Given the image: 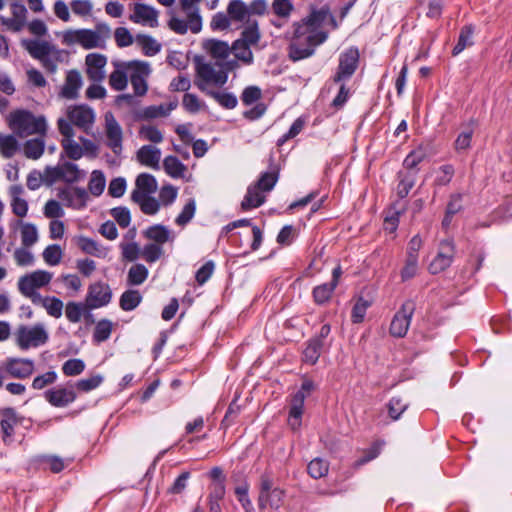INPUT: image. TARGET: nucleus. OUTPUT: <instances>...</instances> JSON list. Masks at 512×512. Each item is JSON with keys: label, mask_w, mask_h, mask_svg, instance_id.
<instances>
[{"label": "nucleus", "mask_w": 512, "mask_h": 512, "mask_svg": "<svg viewBox=\"0 0 512 512\" xmlns=\"http://www.w3.org/2000/svg\"><path fill=\"white\" fill-rule=\"evenodd\" d=\"M238 62L236 60H229L227 62L204 63L198 62L196 65V73L200 79V84L205 87V84H212L215 86H223L228 80V72L236 69ZM199 85V83L197 84Z\"/></svg>", "instance_id": "nucleus-5"}, {"label": "nucleus", "mask_w": 512, "mask_h": 512, "mask_svg": "<svg viewBox=\"0 0 512 512\" xmlns=\"http://www.w3.org/2000/svg\"><path fill=\"white\" fill-rule=\"evenodd\" d=\"M45 149L44 136H40L34 139L26 141L23 150L24 155L29 159H38L42 156Z\"/></svg>", "instance_id": "nucleus-40"}, {"label": "nucleus", "mask_w": 512, "mask_h": 512, "mask_svg": "<svg viewBox=\"0 0 512 512\" xmlns=\"http://www.w3.org/2000/svg\"><path fill=\"white\" fill-rule=\"evenodd\" d=\"M455 244L451 239L440 242L436 257L430 263L429 270L432 274L440 273L451 266L455 256Z\"/></svg>", "instance_id": "nucleus-18"}, {"label": "nucleus", "mask_w": 512, "mask_h": 512, "mask_svg": "<svg viewBox=\"0 0 512 512\" xmlns=\"http://www.w3.org/2000/svg\"><path fill=\"white\" fill-rule=\"evenodd\" d=\"M64 304L62 300L54 296H46L43 308L47 314L54 318H60L62 316Z\"/></svg>", "instance_id": "nucleus-62"}, {"label": "nucleus", "mask_w": 512, "mask_h": 512, "mask_svg": "<svg viewBox=\"0 0 512 512\" xmlns=\"http://www.w3.org/2000/svg\"><path fill=\"white\" fill-rule=\"evenodd\" d=\"M271 9L275 16L288 21L294 10V5L291 0H273Z\"/></svg>", "instance_id": "nucleus-51"}, {"label": "nucleus", "mask_w": 512, "mask_h": 512, "mask_svg": "<svg viewBox=\"0 0 512 512\" xmlns=\"http://www.w3.org/2000/svg\"><path fill=\"white\" fill-rule=\"evenodd\" d=\"M130 82L134 93L137 96H144L148 90L147 78L151 73V68L147 62L130 61L127 62Z\"/></svg>", "instance_id": "nucleus-10"}, {"label": "nucleus", "mask_w": 512, "mask_h": 512, "mask_svg": "<svg viewBox=\"0 0 512 512\" xmlns=\"http://www.w3.org/2000/svg\"><path fill=\"white\" fill-rule=\"evenodd\" d=\"M10 128L20 137L30 135L45 136L47 130L46 119L35 116L27 110H16L9 115Z\"/></svg>", "instance_id": "nucleus-3"}, {"label": "nucleus", "mask_w": 512, "mask_h": 512, "mask_svg": "<svg viewBox=\"0 0 512 512\" xmlns=\"http://www.w3.org/2000/svg\"><path fill=\"white\" fill-rule=\"evenodd\" d=\"M112 327L113 324L110 320H100L95 326V330L93 333L94 341L98 343L106 341L111 335Z\"/></svg>", "instance_id": "nucleus-59"}, {"label": "nucleus", "mask_w": 512, "mask_h": 512, "mask_svg": "<svg viewBox=\"0 0 512 512\" xmlns=\"http://www.w3.org/2000/svg\"><path fill=\"white\" fill-rule=\"evenodd\" d=\"M473 123L474 122L471 121L464 128V130L461 133H459V135L457 136V138L454 142V147L457 152L460 153V152L466 151L470 148L472 136L474 133V128L472 125Z\"/></svg>", "instance_id": "nucleus-50"}, {"label": "nucleus", "mask_w": 512, "mask_h": 512, "mask_svg": "<svg viewBox=\"0 0 512 512\" xmlns=\"http://www.w3.org/2000/svg\"><path fill=\"white\" fill-rule=\"evenodd\" d=\"M18 225L20 226L22 246L29 248L36 244L39 238L37 227L32 223L22 221H19Z\"/></svg>", "instance_id": "nucleus-39"}, {"label": "nucleus", "mask_w": 512, "mask_h": 512, "mask_svg": "<svg viewBox=\"0 0 512 512\" xmlns=\"http://www.w3.org/2000/svg\"><path fill=\"white\" fill-rule=\"evenodd\" d=\"M260 39V32L258 22L256 20H247L246 26L242 31L239 41L245 42L248 45L257 44Z\"/></svg>", "instance_id": "nucleus-46"}, {"label": "nucleus", "mask_w": 512, "mask_h": 512, "mask_svg": "<svg viewBox=\"0 0 512 512\" xmlns=\"http://www.w3.org/2000/svg\"><path fill=\"white\" fill-rule=\"evenodd\" d=\"M42 256L46 264L56 266L62 260L63 251L59 245L52 244L44 249Z\"/></svg>", "instance_id": "nucleus-57"}, {"label": "nucleus", "mask_w": 512, "mask_h": 512, "mask_svg": "<svg viewBox=\"0 0 512 512\" xmlns=\"http://www.w3.org/2000/svg\"><path fill=\"white\" fill-rule=\"evenodd\" d=\"M57 196L65 206L73 209L84 208L89 198L88 192L84 188L73 186L58 189Z\"/></svg>", "instance_id": "nucleus-21"}, {"label": "nucleus", "mask_w": 512, "mask_h": 512, "mask_svg": "<svg viewBox=\"0 0 512 512\" xmlns=\"http://www.w3.org/2000/svg\"><path fill=\"white\" fill-rule=\"evenodd\" d=\"M415 311V303L406 301L400 310L394 315L390 324V334L394 337H404L410 326L411 318Z\"/></svg>", "instance_id": "nucleus-14"}, {"label": "nucleus", "mask_w": 512, "mask_h": 512, "mask_svg": "<svg viewBox=\"0 0 512 512\" xmlns=\"http://www.w3.org/2000/svg\"><path fill=\"white\" fill-rule=\"evenodd\" d=\"M105 144L111 151L119 156L123 150V130L121 125L110 112L105 114Z\"/></svg>", "instance_id": "nucleus-12"}, {"label": "nucleus", "mask_w": 512, "mask_h": 512, "mask_svg": "<svg viewBox=\"0 0 512 512\" xmlns=\"http://www.w3.org/2000/svg\"><path fill=\"white\" fill-rule=\"evenodd\" d=\"M73 458L63 459L57 455H36L33 458V462L39 465H45L52 473H60L63 471L70 463L73 462Z\"/></svg>", "instance_id": "nucleus-29"}, {"label": "nucleus", "mask_w": 512, "mask_h": 512, "mask_svg": "<svg viewBox=\"0 0 512 512\" xmlns=\"http://www.w3.org/2000/svg\"><path fill=\"white\" fill-rule=\"evenodd\" d=\"M85 177V172L72 162L59 163L56 166H48L43 173V182L52 185L57 181L75 183Z\"/></svg>", "instance_id": "nucleus-7"}, {"label": "nucleus", "mask_w": 512, "mask_h": 512, "mask_svg": "<svg viewBox=\"0 0 512 512\" xmlns=\"http://www.w3.org/2000/svg\"><path fill=\"white\" fill-rule=\"evenodd\" d=\"M19 150V143L13 135L0 134V153L6 158H12Z\"/></svg>", "instance_id": "nucleus-48"}, {"label": "nucleus", "mask_w": 512, "mask_h": 512, "mask_svg": "<svg viewBox=\"0 0 512 512\" xmlns=\"http://www.w3.org/2000/svg\"><path fill=\"white\" fill-rule=\"evenodd\" d=\"M315 388L314 382L309 379L302 382L301 388L292 397L289 416H301L303 414L304 400L311 395Z\"/></svg>", "instance_id": "nucleus-26"}, {"label": "nucleus", "mask_w": 512, "mask_h": 512, "mask_svg": "<svg viewBox=\"0 0 512 512\" xmlns=\"http://www.w3.org/2000/svg\"><path fill=\"white\" fill-rule=\"evenodd\" d=\"M82 87V76L78 70H69L66 74L64 84L62 85L59 96L64 99L73 100L79 95Z\"/></svg>", "instance_id": "nucleus-25"}, {"label": "nucleus", "mask_w": 512, "mask_h": 512, "mask_svg": "<svg viewBox=\"0 0 512 512\" xmlns=\"http://www.w3.org/2000/svg\"><path fill=\"white\" fill-rule=\"evenodd\" d=\"M322 348L323 342L320 338L311 339L303 352V360L306 363L314 365L321 355Z\"/></svg>", "instance_id": "nucleus-44"}, {"label": "nucleus", "mask_w": 512, "mask_h": 512, "mask_svg": "<svg viewBox=\"0 0 512 512\" xmlns=\"http://www.w3.org/2000/svg\"><path fill=\"white\" fill-rule=\"evenodd\" d=\"M10 7L12 17L6 18L0 16V25L5 26L8 30L13 32H20L26 25L27 9L19 2H13Z\"/></svg>", "instance_id": "nucleus-23"}, {"label": "nucleus", "mask_w": 512, "mask_h": 512, "mask_svg": "<svg viewBox=\"0 0 512 512\" xmlns=\"http://www.w3.org/2000/svg\"><path fill=\"white\" fill-rule=\"evenodd\" d=\"M2 369L11 377L25 379L34 373L35 363L32 359L11 357L3 362Z\"/></svg>", "instance_id": "nucleus-20"}, {"label": "nucleus", "mask_w": 512, "mask_h": 512, "mask_svg": "<svg viewBox=\"0 0 512 512\" xmlns=\"http://www.w3.org/2000/svg\"><path fill=\"white\" fill-rule=\"evenodd\" d=\"M129 7L133 11V13L129 15V20L133 23L150 28L159 26V12L154 7L144 3H133L130 4Z\"/></svg>", "instance_id": "nucleus-17"}, {"label": "nucleus", "mask_w": 512, "mask_h": 512, "mask_svg": "<svg viewBox=\"0 0 512 512\" xmlns=\"http://www.w3.org/2000/svg\"><path fill=\"white\" fill-rule=\"evenodd\" d=\"M103 380L104 377L101 374H94L76 381L73 385L75 390L87 393L98 388L102 384Z\"/></svg>", "instance_id": "nucleus-49"}, {"label": "nucleus", "mask_w": 512, "mask_h": 512, "mask_svg": "<svg viewBox=\"0 0 512 512\" xmlns=\"http://www.w3.org/2000/svg\"><path fill=\"white\" fill-rule=\"evenodd\" d=\"M264 191H261L255 184L247 189V193L241 202V208L245 211L257 208L265 202Z\"/></svg>", "instance_id": "nucleus-35"}, {"label": "nucleus", "mask_w": 512, "mask_h": 512, "mask_svg": "<svg viewBox=\"0 0 512 512\" xmlns=\"http://www.w3.org/2000/svg\"><path fill=\"white\" fill-rule=\"evenodd\" d=\"M85 367L83 360L78 358L69 359L62 365V372L66 376H78L85 370Z\"/></svg>", "instance_id": "nucleus-64"}, {"label": "nucleus", "mask_w": 512, "mask_h": 512, "mask_svg": "<svg viewBox=\"0 0 512 512\" xmlns=\"http://www.w3.org/2000/svg\"><path fill=\"white\" fill-rule=\"evenodd\" d=\"M195 212L196 202L194 199L191 198L187 201L180 214L176 217L175 223L181 227L186 226L194 217Z\"/></svg>", "instance_id": "nucleus-58"}, {"label": "nucleus", "mask_w": 512, "mask_h": 512, "mask_svg": "<svg viewBox=\"0 0 512 512\" xmlns=\"http://www.w3.org/2000/svg\"><path fill=\"white\" fill-rule=\"evenodd\" d=\"M383 445H384L383 441L374 442L368 449H365L363 451V455L355 461L354 466L360 467V466L372 461L373 459L377 458L378 455L380 454V451H381Z\"/></svg>", "instance_id": "nucleus-55"}, {"label": "nucleus", "mask_w": 512, "mask_h": 512, "mask_svg": "<svg viewBox=\"0 0 512 512\" xmlns=\"http://www.w3.org/2000/svg\"><path fill=\"white\" fill-rule=\"evenodd\" d=\"M127 63H115V70L110 74L109 84L116 91H122L128 83V66Z\"/></svg>", "instance_id": "nucleus-34"}, {"label": "nucleus", "mask_w": 512, "mask_h": 512, "mask_svg": "<svg viewBox=\"0 0 512 512\" xmlns=\"http://www.w3.org/2000/svg\"><path fill=\"white\" fill-rule=\"evenodd\" d=\"M335 285H331L330 283H325L319 286H316L313 289V298L314 301L317 304H324L326 303L330 298L335 290Z\"/></svg>", "instance_id": "nucleus-63"}, {"label": "nucleus", "mask_w": 512, "mask_h": 512, "mask_svg": "<svg viewBox=\"0 0 512 512\" xmlns=\"http://www.w3.org/2000/svg\"><path fill=\"white\" fill-rule=\"evenodd\" d=\"M23 45L29 54L39 60L50 73H55L58 64L63 62L65 51L56 48L47 41L27 40L23 42Z\"/></svg>", "instance_id": "nucleus-4"}, {"label": "nucleus", "mask_w": 512, "mask_h": 512, "mask_svg": "<svg viewBox=\"0 0 512 512\" xmlns=\"http://www.w3.org/2000/svg\"><path fill=\"white\" fill-rule=\"evenodd\" d=\"M359 51L350 47L339 56V65L333 77L335 83H341L350 79L358 68Z\"/></svg>", "instance_id": "nucleus-11"}, {"label": "nucleus", "mask_w": 512, "mask_h": 512, "mask_svg": "<svg viewBox=\"0 0 512 512\" xmlns=\"http://www.w3.org/2000/svg\"><path fill=\"white\" fill-rule=\"evenodd\" d=\"M136 43L146 56H154L161 50V44L153 37L146 34H138Z\"/></svg>", "instance_id": "nucleus-41"}, {"label": "nucleus", "mask_w": 512, "mask_h": 512, "mask_svg": "<svg viewBox=\"0 0 512 512\" xmlns=\"http://www.w3.org/2000/svg\"><path fill=\"white\" fill-rule=\"evenodd\" d=\"M431 155V148L429 145H419L416 149L411 151L403 161V166L407 171H416L418 164L423 162Z\"/></svg>", "instance_id": "nucleus-31"}, {"label": "nucleus", "mask_w": 512, "mask_h": 512, "mask_svg": "<svg viewBox=\"0 0 512 512\" xmlns=\"http://www.w3.org/2000/svg\"><path fill=\"white\" fill-rule=\"evenodd\" d=\"M231 51L233 52L235 59L240 60L245 64H250L253 61V54L250 49V45L245 44L243 41L236 40L231 47Z\"/></svg>", "instance_id": "nucleus-52"}, {"label": "nucleus", "mask_w": 512, "mask_h": 512, "mask_svg": "<svg viewBox=\"0 0 512 512\" xmlns=\"http://www.w3.org/2000/svg\"><path fill=\"white\" fill-rule=\"evenodd\" d=\"M71 125H75L87 132L95 121L94 111L85 105L69 107L67 110V119Z\"/></svg>", "instance_id": "nucleus-22"}, {"label": "nucleus", "mask_w": 512, "mask_h": 512, "mask_svg": "<svg viewBox=\"0 0 512 512\" xmlns=\"http://www.w3.org/2000/svg\"><path fill=\"white\" fill-rule=\"evenodd\" d=\"M292 28L287 52L289 59L297 62L312 57L317 47L327 41L330 30L338 28V22L328 6L312 7L307 16L292 24Z\"/></svg>", "instance_id": "nucleus-1"}, {"label": "nucleus", "mask_w": 512, "mask_h": 512, "mask_svg": "<svg viewBox=\"0 0 512 512\" xmlns=\"http://www.w3.org/2000/svg\"><path fill=\"white\" fill-rule=\"evenodd\" d=\"M53 274L46 270H35L21 276L17 282L19 291L36 290L46 287L50 284Z\"/></svg>", "instance_id": "nucleus-19"}, {"label": "nucleus", "mask_w": 512, "mask_h": 512, "mask_svg": "<svg viewBox=\"0 0 512 512\" xmlns=\"http://www.w3.org/2000/svg\"><path fill=\"white\" fill-rule=\"evenodd\" d=\"M48 339L49 334L42 323L32 326L20 325L15 332V341L21 350L42 346Z\"/></svg>", "instance_id": "nucleus-6"}, {"label": "nucleus", "mask_w": 512, "mask_h": 512, "mask_svg": "<svg viewBox=\"0 0 512 512\" xmlns=\"http://www.w3.org/2000/svg\"><path fill=\"white\" fill-rule=\"evenodd\" d=\"M111 28L107 23H97L94 29H69L63 32V43L79 45L86 50L105 48L106 41L111 37Z\"/></svg>", "instance_id": "nucleus-2"}, {"label": "nucleus", "mask_w": 512, "mask_h": 512, "mask_svg": "<svg viewBox=\"0 0 512 512\" xmlns=\"http://www.w3.org/2000/svg\"><path fill=\"white\" fill-rule=\"evenodd\" d=\"M143 235L146 239L152 241L162 247L166 242H173L175 239L174 233L169 230L166 226L156 224L148 227L143 231Z\"/></svg>", "instance_id": "nucleus-27"}, {"label": "nucleus", "mask_w": 512, "mask_h": 512, "mask_svg": "<svg viewBox=\"0 0 512 512\" xmlns=\"http://www.w3.org/2000/svg\"><path fill=\"white\" fill-rule=\"evenodd\" d=\"M383 445H384L383 441L374 442L368 449H365L363 451V455L355 461L354 466L360 467V466L372 461L373 459L377 458L378 455L380 454V451H381Z\"/></svg>", "instance_id": "nucleus-56"}, {"label": "nucleus", "mask_w": 512, "mask_h": 512, "mask_svg": "<svg viewBox=\"0 0 512 512\" xmlns=\"http://www.w3.org/2000/svg\"><path fill=\"white\" fill-rule=\"evenodd\" d=\"M112 298L110 286L104 282H95L88 287L85 306L89 309H97L108 305Z\"/></svg>", "instance_id": "nucleus-15"}, {"label": "nucleus", "mask_w": 512, "mask_h": 512, "mask_svg": "<svg viewBox=\"0 0 512 512\" xmlns=\"http://www.w3.org/2000/svg\"><path fill=\"white\" fill-rule=\"evenodd\" d=\"M132 200L140 206L141 211L147 215H154L160 209V203L155 198L145 195L141 191H133Z\"/></svg>", "instance_id": "nucleus-32"}, {"label": "nucleus", "mask_w": 512, "mask_h": 512, "mask_svg": "<svg viewBox=\"0 0 512 512\" xmlns=\"http://www.w3.org/2000/svg\"><path fill=\"white\" fill-rule=\"evenodd\" d=\"M307 470L312 478L319 479L328 473L329 466L325 460L321 458H315L310 461Z\"/></svg>", "instance_id": "nucleus-60"}, {"label": "nucleus", "mask_w": 512, "mask_h": 512, "mask_svg": "<svg viewBox=\"0 0 512 512\" xmlns=\"http://www.w3.org/2000/svg\"><path fill=\"white\" fill-rule=\"evenodd\" d=\"M107 57L99 53H90L85 58L86 74L94 82H101L105 78Z\"/></svg>", "instance_id": "nucleus-24"}, {"label": "nucleus", "mask_w": 512, "mask_h": 512, "mask_svg": "<svg viewBox=\"0 0 512 512\" xmlns=\"http://www.w3.org/2000/svg\"><path fill=\"white\" fill-rule=\"evenodd\" d=\"M204 48L216 62L228 61L227 58L230 55L231 48L226 42L217 39H209L204 43Z\"/></svg>", "instance_id": "nucleus-30"}, {"label": "nucleus", "mask_w": 512, "mask_h": 512, "mask_svg": "<svg viewBox=\"0 0 512 512\" xmlns=\"http://www.w3.org/2000/svg\"><path fill=\"white\" fill-rule=\"evenodd\" d=\"M148 269L143 264L132 265L127 274V284L130 286H139L148 278Z\"/></svg>", "instance_id": "nucleus-43"}, {"label": "nucleus", "mask_w": 512, "mask_h": 512, "mask_svg": "<svg viewBox=\"0 0 512 512\" xmlns=\"http://www.w3.org/2000/svg\"><path fill=\"white\" fill-rule=\"evenodd\" d=\"M141 301H142V296L139 293V291L130 289V290L125 291L121 295L119 305H120L121 309L124 311H132L136 307H138V305L141 303Z\"/></svg>", "instance_id": "nucleus-47"}, {"label": "nucleus", "mask_w": 512, "mask_h": 512, "mask_svg": "<svg viewBox=\"0 0 512 512\" xmlns=\"http://www.w3.org/2000/svg\"><path fill=\"white\" fill-rule=\"evenodd\" d=\"M136 189L134 191H141L145 195H150L157 191V181L155 177L149 173H141L137 176L135 181Z\"/></svg>", "instance_id": "nucleus-42"}, {"label": "nucleus", "mask_w": 512, "mask_h": 512, "mask_svg": "<svg viewBox=\"0 0 512 512\" xmlns=\"http://www.w3.org/2000/svg\"><path fill=\"white\" fill-rule=\"evenodd\" d=\"M119 247L123 260L133 262L141 256V248L135 241H121Z\"/></svg>", "instance_id": "nucleus-53"}, {"label": "nucleus", "mask_w": 512, "mask_h": 512, "mask_svg": "<svg viewBox=\"0 0 512 512\" xmlns=\"http://www.w3.org/2000/svg\"><path fill=\"white\" fill-rule=\"evenodd\" d=\"M165 172L172 178H182L186 166L175 156H167L163 161Z\"/></svg>", "instance_id": "nucleus-45"}, {"label": "nucleus", "mask_w": 512, "mask_h": 512, "mask_svg": "<svg viewBox=\"0 0 512 512\" xmlns=\"http://www.w3.org/2000/svg\"><path fill=\"white\" fill-rule=\"evenodd\" d=\"M285 491L279 487H274L272 477L264 473L260 477V491L258 497V506L260 509H265L270 506L273 509H278L284 500Z\"/></svg>", "instance_id": "nucleus-9"}, {"label": "nucleus", "mask_w": 512, "mask_h": 512, "mask_svg": "<svg viewBox=\"0 0 512 512\" xmlns=\"http://www.w3.org/2000/svg\"><path fill=\"white\" fill-rule=\"evenodd\" d=\"M163 254V248L154 243L146 244L141 250V256L147 263L156 262L163 256Z\"/></svg>", "instance_id": "nucleus-61"}, {"label": "nucleus", "mask_w": 512, "mask_h": 512, "mask_svg": "<svg viewBox=\"0 0 512 512\" xmlns=\"http://www.w3.org/2000/svg\"><path fill=\"white\" fill-rule=\"evenodd\" d=\"M417 171H400L398 173L399 183L397 186V195L399 198H405L414 187Z\"/></svg>", "instance_id": "nucleus-38"}, {"label": "nucleus", "mask_w": 512, "mask_h": 512, "mask_svg": "<svg viewBox=\"0 0 512 512\" xmlns=\"http://www.w3.org/2000/svg\"><path fill=\"white\" fill-rule=\"evenodd\" d=\"M58 130L63 136L61 140L62 148L68 158L72 160H79L83 156L82 146L74 140V129L72 125L64 118H59L57 121Z\"/></svg>", "instance_id": "nucleus-13"}, {"label": "nucleus", "mask_w": 512, "mask_h": 512, "mask_svg": "<svg viewBox=\"0 0 512 512\" xmlns=\"http://www.w3.org/2000/svg\"><path fill=\"white\" fill-rule=\"evenodd\" d=\"M473 29L471 26H465L462 28L458 42L452 50L454 56L460 54L465 48L473 44Z\"/></svg>", "instance_id": "nucleus-54"}, {"label": "nucleus", "mask_w": 512, "mask_h": 512, "mask_svg": "<svg viewBox=\"0 0 512 512\" xmlns=\"http://www.w3.org/2000/svg\"><path fill=\"white\" fill-rule=\"evenodd\" d=\"M136 159L143 166L159 169L161 151L155 146L144 145L137 151Z\"/></svg>", "instance_id": "nucleus-28"}, {"label": "nucleus", "mask_w": 512, "mask_h": 512, "mask_svg": "<svg viewBox=\"0 0 512 512\" xmlns=\"http://www.w3.org/2000/svg\"><path fill=\"white\" fill-rule=\"evenodd\" d=\"M184 17L181 18L170 12L171 17L168 21L170 30L179 35H184L188 31L197 34L202 29V17L199 8H191V10H181Z\"/></svg>", "instance_id": "nucleus-8"}, {"label": "nucleus", "mask_w": 512, "mask_h": 512, "mask_svg": "<svg viewBox=\"0 0 512 512\" xmlns=\"http://www.w3.org/2000/svg\"><path fill=\"white\" fill-rule=\"evenodd\" d=\"M227 13L231 21L242 23L249 16V9L242 0H231L227 6Z\"/></svg>", "instance_id": "nucleus-37"}, {"label": "nucleus", "mask_w": 512, "mask_h": 512, "mask_svg": "<svg viewBox=\"0 0 512 512\" xmlns=\"http://www.w3.org/2000/svg\"><path fill=\"white\" fill-rule=\"evenodd\" d=\"M77 246L86 254L92 255L97 258H105L108 255L109 249L95 240L81 236L77 239Z\"/></svg>", "instance_id": "nucleus-33"}, {"label": "nucleus", "mask_w": 512, "mask_h": 512, "mask_svg": "<svg viewBox=\"0 0 512 512\" xmlns=\"http://www.w3.org/2000/svg\"><path fill=\"white\" fill-rule=\"evenodd\" d=\"M44 398L50 405L62 408L73 403L77 398V394L74 385L68 382L64 386H56L45 391Z\"/></svg>", "instance_id": "nucleus-16"}, {"label": "nucleus", "mask_w": 512, "mask_h": 512, "mask_svg": "<svg viewBox=\"0 0 512 512\" xmlns=\"http://www.w3.org/2000/svg\"><path fill=\"white\" fill-rule=\"evenodd\" d=\"M198 88L205 92L208 96L213 98L219 105H221L225 109H233L237 106L238 100L236 96L229 92L215 91V90H206V88L199 84Z\"/></svg>", "instance_id": "nucleus-36"}]
</instances>
